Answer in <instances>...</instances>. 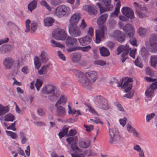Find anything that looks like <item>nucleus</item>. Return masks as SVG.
Returning a JSON list of instances; mask_svg holds the SVG:
<instances>
[{
	"label": "nucleus",
	"instance_id": "cd10ccee",
	"mask_svg": "<svg viewBox=\"0 0 157 157\" xmlns=\"http://www.w3.org/2000/svg\"><path fill=\"white\" fill-rule=\"evenodd\" d=\"M101 55L102 56H107L110 54V52L108 49L104 47H102L99 48Z\"/></svg>",
	"mask_w": 157,
	"mask_h": 157
},
{
	"label": "nucleus",
	"instance_id": "4d7b16f0",
	"mask_svg": "<svg viewBox=\"0 0 157 157\" xmlns=\"http://www.w3.org/2000/svg\"><path fill=\"white\" fill-rule=\"evenodd\" d=\"M16 122V121H15L13 123L11 124L10 125L7 127V129H10L13 131H16V129L15 128V125Z\"/></svg>",
	"mask_w": 157,
	"mask_h": 157
},
{
	"label": "nucleus",
	"instance_id": "ddd939ff",
	"mask_svg": "<svg viewBox=\"0 0 157 157\" xmlns=\"http://www.w3.org/2000/svg\"><path fill=\"white\" fill-rule=\"evenodd\" d=\"M56 89V87L51 85H47L44 86L41 89L42 93L45 94H48L54 92Z\"/></svg>",
	"mask_w": 157,
	"mask_h": 157
},
{
	"label": "nucleus",
	"instance_id": "9d476101",
	"mask_svg": "<svg viewBox=\"0 0 157 157\" xmlns=\"http://www.w3.org/2000/svg\"><path fill=\"white\" fill-rule=\"evenodd\" d=\"M103 2L105 7V8H103L99 3H97L96 4L100 9L101 13L105 11H109L113 8V6L111 4V0H103Z\"/></svg>",
	"mask_w": 157,
	"mask_h": 157
},
{
	"label": "nucleus",
	"instance_id": "a18cd8bd",
	"mask_svg": "<svg viewBox=\"0 0 157 157\" xmlns=\"http://www.w3.org/2000/svg\"><path fill=\"white\" fill-rule=\"evenodd\" d=\"M85 105L88 107V109L90 112L94 114L95 115H98L97 112L96 111L95 109L93 107H91L88 104H85Z\"/></svg>",
	"mask_w": 157,
	"mask_h": 157
},
{
	"label": "nucleus",
	"instance_id": "4c0bfd02",
	"mask_svg": "<svg viewBox=\"0 0 157 157\" xmlns=\"http://www.w3.org/2000/svg\"><path fill=\"white\" fill-rule=\"evenodd\" d=\"M41 58V62L43 63H46L48 60L47 54L44 51L42 52Z\"/></svg>",
	"mask_w": 157,
	"mask_h": 157
},
{
	"label": "nucleus",
	"instance_id": "37998d69",
	"mask_svg": "<svg viewBox=\"0 0 157 157\" xmlns=\"http://www.w3.org/2000/svg\"><path fill=\"white\" fill-rule=\"evenodd\" d=\"M147 32L146 29L144 28L140 27L138 30V33L140 36L145 35Z\"/></svg>",
	"mask_w": 157,
	"mask_h": 157
},
{
	"label": "nucleus",
	"instance_id": "1a4fd4ad",
	"mask_svg": "<svg viewBox=\"0 0 157 157\" xmlns=\"http://www.w3.org/2000/svg\"><path fill=\"white\" fill-rule=\"evenodd\" d=\"M98 104L97 105L100 108L102 109H108L110 108L108 101L102 96H99L97 98Z\"/></svg>",
	"mask_w": 157,
	"mask_h": 157
},
{
	"label": "nucleus",
	"instance_id": "b1692460",
	"mask_svg": "<svg viewBox=\"0 0 157 157\" xmlns=\"http://www.w3.org/2000/svg\"><path fill=\"white\" fill-rule=\"evenodd\" d=\"M66 43L67 45L74 46L77 45L78 42L76 38L69 36L66 39Z\"/></svg>",
	"mask_w": 157,
	"mask_h": 157
},
{
	"label": "nucleus",
	"instance_id": "f257e3e1",
	"mask_svg": "<svg viewBox=\"0 0 157 157\" xmlns=\"http://www.w3.org/2000/svg\"><path fill=\"white\" fill-rule=\"evenodd\" d=\"M107 17V14L105 13L97 19V24L101 26L96 31L95 42L97 43H99L101 41V39L104 37L105 33L107 31L106 27L102 25L105 22Z\"/></svg>",
	"mask_w": 157,
	"mask_h": 157
},
{
	"label": "nucleus",
	"instance_id": "338daca9",
	"mask_svg": "<svg viewBox=\"0 0 157 157\" xmlns=\"http://www.w3.org/2000/svg\"><path fill=\"white\" fill-rule=\"evenodd\" d=\"M127 129L128 132L132 133L133 132H134L136 130V129L132 127L130 125H127Z\"/></svg>",
	"mask_w": 157,
	"mask_h": 157
},
{
	"label": "nucleus",
	"instance_id": "0eeeda50",
	"mask_svg": "<svg viewBox=\"0 0 157 157\" xmlns=\"http://www.w3.org/2000/svg\"><path fill=\"white\" fill-rule=\"evenodd\" d=\"M52 35L53 37L56 40H64L66 37L65 31L61 29H55L53 31Z\"/></svg>",
	"mask_w": 157,
	"mask_h": 157
},
{
	"label": "nucleus",
	"instance_id": "5701e85b",
	"mask_svg": "<svg viewBox=\"0 0 157 157\" xmlns=\"http://www.w3.org/2000/svg\"><path fill=\"white\" fill-rule=\"evenodd\" d=\"M132 82V79L131 78H129L127 79V81L124 82L122 86L124 88L125 91H128L131 89L132 85L131 82Z\"/></svg>",
	"mask_w": 157,
	"mask_h": 157
},
{
	"label": "nucleus",
	"instance_id": "dca6fc26",
	"mask_svg": "<svg viewBox=\"0 0 157 157\" xmlns=\"http://www.w3.org/2000/svg\"><path fill=\"white\" fill-rule=\"evenodd\" d=\"M26 29L25 30L26 32H28L30 31L31 33L34 32L37 29V25L36 23H32L31 25V29H30L29 24L30 23V20L28 19L26 21Z\"/></svg>",
	"mask_w": 157,
	"mask_h": 157
},
{
	"label": "nucleus",
	"instance_id": "09e8293b",
	"mask_svg": "<svg viewBox=\"0 0 157 157\" xmlns=\"http://www.w3.org/2000/svg\"><path fill=\"white\" fill-rule=\"evenodd\" d=\"M34 64L35 68L38 69L40 66V63L39 59L38 57H36L34 58Z\"/></svg>",
	"mask_w": 157,
	"mask_h": 157
},
{
	"label": "nucleus",
	"instance_id": "aec40b11",
	"mask_svg": "<svg viewBox=\"0 0 157 157\" xmlns=\"http://www.w3.org/2000/svg\"><path fill=\"white\" fill-rule=\"evenodd\" d=\"M80 17L78 13H75L72 15L70 20L69 25H76L78 23Z\"/></svg>",
	"mask_w": 157,
	"mask_h": 157
},
{
	"label": "nucleus",
	"instance_id": "864d4df0",
	"mask_svg": "<svg viewBox=\"0 0 157 157\" xmlns=\"http://www.w3.org/2000/svg\"><path fill=\"white\" fill-rule=\"evenodd\" d=\"M115 106L117 107L118 110L121 111H124V109L121 105L118 102H115L114 103Z\"/></svg>",
	"mask_w": 157,
	"mask_h": 157
},
{
	"label": "nucleus",
	"instance_id": "8fccbe9b",
	"mask_svg": "<svg viewBox=\"0 0 157 157\" xmlns=\"http://www.w3.org/2000/svg\"><path fill=\"white\" fill-rule=\"evenodd\" d=\"M94 63L95 64L99 65L101 66H103L106 64L105 61L101 60H97L94 61Z\"/></svg>",
	"mask_w": 157,
	"mask_h": 157
},
{
	"label": "nucleus",
	"instance_id": "4be33fe9",
	"mask_svg": "<svg viewBox=\"0 0 157 157\" xmlns=\"http://www.w3.org/2000/svg\"><path fill=\"white\" fill-rule=\"evenodd\" d=\"M13 59L10 57L6 58L3 61V63L6 69H10L14 63Z\"/></svg>",
	"mask_w": 157,
	"mask_h": 157
},
{
	"label": "nucleus",
	"instance_id": "6ab92c4d",
	"mask_svg": "<svg viewBox=\"0 0 157 157\" xmlns=\"http://www.w3.org/2000/svg\"><path fill=\"white\" fill-rule=\"evenodd\" d=\"M56 107V111L57 116L60 117H63L65 116L67 111L65 108L61 106L58 105Z\"/></svg>",
	"mask_w": 157,
	"mask_h": 157
},
{
	"label": "nucleus",
	"instance_id": "0e129e2a",
	"mask_svg": "<svg viewBox=\"0 0 157 157\" xmlns=\"http://www.w3.org/2000/svg\"><path fill=\"white\" fill-rule=\"evenodd\" d=\"M86 26L87 25L85 22L84 20L83 19H82V21L80 25V28L82 29H84Z\"/></svg>",
	"mask_w": 157,
	"mask_h": 157
},
{
	"label": "nucleus",
	"instance_id": "13d9d810",
	"mask_svg": "<svg viewBox=\"0 0 157 157\" xmlns=\"http://www.w3.org/2000/svg\"><path fill=\"white\" fill-rule=\"evenodd\" d=\"M155 116L154 113H152L150 114H148L146 117V120L147 122H149Z\"/></svg>",
	"mask_w": 157,
	"mask_h": 157
},
{
	"label": "nucleus",
	"instance_id": "c03bdc74",
	"mask_svg": "<svg viewBox=\"0 0 157 157\" xmlns=\"http://www.w3.org/2000/svg\"><path fill=\"white\" fill-rule=\"evenodd\" d=\"M128 37L130 38V39L129 40V41L130 44L134 46H137V40H136V38L134 37L133 36H132Z\"/></svg>",
	"mask_w": 157,
	"mask_h": 157
},
{
	"label": "nucleus",
	"instance_id": "a878e982",
	"mask_svg": "<svg viewBox=\"0 0 157 157\" xmlns=\"http://www.w3.org/2000/svg\"><path fill=\"white\" fill-rule=\"evenodd\" d=\"M81 56L82 55L80 54L75 52L72 54L71 58L73 62L77 63L79 61Z\"/></svg>",
	"mask_w": 157,
	"mask_h": 157
},
{
	"label": "nucleus",
	"instance_id": "774afa93",
	"mask_svg": "<svg viewBox=\"0 0 157 157\" xmlns=\"http://www.w3.org/2000/svg\"><path fill=\"white\" fill-rule=\"evenodd\" d=\"M58 55L59 58L63 61L65 60V58L64 55L60 51L58 52Z\"/></svg>",
	"mask_w": 157,
	"mask_h": 157
},
{
	"label": "nucleus",
	"instance_id": "c9c22d12",
	"mask_svg": "<svg viewBox=\"0 0 157 157\" xmlns=\"http://www.w3.org/2000/svg\"><path fill=\"white\" fill-rule=\"evenodd\" d=\"M4 121H13L15 119L14 116L11 113H8L4 117Z\"/></svg>",
	"mask_w": 157,
	"mask_h": 157
},
{
	"label": "nucleus",
	"instance_id": "7c9ffc66",
	"mask_svg": "<svg viewBox=\"0 0 157 157\" xmlns=\"http://www.w3.org/2000/svg\"><path fill=\"white\" fill-rule=\"evenodd\" d=\"M90 142L89 140L86 141L81 140L79 142V146L82 148H86L90 146Z\"/></svg>",
	"mask_w": 157,
	"mask_h": 157
},
{
	"label": "nucleus",
	"instance_id": "c756f323",
	"mask_svg": "<svg viewBox=\"0 0 157 157\" xmlns=\"http://www.w3.org/2000/svg\"><path fill=\"white\" fill-rule=\"evenodd\" d=\"M54 21V19L50 17H47L44 20L45 25L48 26H52Z\"/></svg>",
	"mask_w": 157,
	"mask_h": 157
},
{
	"label": "nucleus",
	"instance_id": "4468645a",
	"mask_svg": "<svg viewBox=\"0 0 157 157\" xmlns=\"http://www.w3.org/2000/svg\"><path fill=\"white\" fill-rule=\"evenodd\" d=\"M113 37L121 42L124 41L125 38L124 34L119 30H115L113 32Z\"/></svg>",
	"mask_w": 157,
	"mask_h": 157
},
{
	"label": "nucleus",
	"instance_id": "bb28decb",
	"mask_svg": "<svg viewBox=\"0 0 157 157\" xmlns=\"http://www.w3.org/2000/svg\"><path fill=\"white\" fill-rule=\"evenodd\" d=\"M10 110L9 106H4L0 104V116H2L8 112Z\"/></svg>",
	"mask_w": 157,
	"mask_h": 157
},
{
	"label": "nucleus",
	"instance_id": "2eb2a0df",
	"mask_svg": "<svg viewBox=\"0 0 157 157\" xmlns=\"http://www.w3.org/2000/svg\"><path fill=\"white\" fill-rule=\"evenodd\" d=\"M122 12L127 17L132 19L134 17L133 10L130 8L126 7H123L121 10Z\"/></svg>",
	"mask_w": 157,
	"mask_h": 157
},
{
	"label": "nucleus",
	"instance_id": "49530a36",
	"mask_svg": "<svg viewBox=\"0 0 157 157\" xmlns=\"http://www.w3.org/2000/svg\"><path fill=\"white\" fill-rule=\"evenodd\" d=\"M40 3L41 6L45 7L49 11H51V8L50 7L49 5L44 0H42L40 2Z\"/></svg>",
	"mask_w": 157,
	"mask_h": 157
},
{
	"label": "nucleus",
	"instance_id": "5fc2aeb1",
	"mask_svg": "<svg viewBox=\"0 0 157 157\" xmlns=\"http://www.w3.org/2000/svg\"><path fill=\"white\" fill-rule=\"evenodd\" d=\"M68 113L69 114H71L72 115L76 113L77 111L75 109H71V107L69 105H68Z\"/></svg>",
	"mask_w": 157,
	"mask_h": 157
},
{
	"label": "nucleus",
	"instance_id": "ea45409f",
	"mask_svg": "<svg viewBox=\"0 0 157 157\" xmlns=\"http://www.w3.org/2000/svg\"><path fill=\"white\" fill-rule=\"evenodd\" d=\"M43 84V82L40 79H37L36 82L35 84L37 90L39 91Z\"/></svg>",
	"mask_w": 157,
	"mask_h": 157
},
{
	"label": "nucleus",
	"instance_id": "69168bd1",
	"mask_svg": "<svg viewBox=\"0 0 157 157\" xmlns=\"http://www.w3.org/2000/svg\"><path fill=\"white\" fill-rule=\"evenodd\" d=\"M134 94V92L130 91L127 93L124 96L130 98H132Z\"/></svg>",
	"mask_w": 157,
	"mask_h": 157
},
{
	"label": "nucleus",
	"instance_id": "bf43d9fd",
	"mask_svg": "<svg viewBox=\"0 0 157 157\" xmlns=\"http://www.w3.org/2000/svg\"><path fill=\"white\" fill-rule=\"evenodd\" d=\"M77 133V131L75 129H71L70 131L67 135L68 136H73L75 135Z\"/></svg>",
	"mask_w": 157,
	"mask_h": 157
},
{
	"label": "nucleus",
	"instance_id": "6e6552de",
	"mask_svg": "<svg viewBox=\"0 0 157 157\" xmlns=\"http://www.w3.org/2000/svg\"><path fill=\"white\" fill-rule=\"evenodd\" d=\"M133 5L139 17L142 18L145 17L147 10V7L144 5L139 6L136 2L134 3Z\"/></svg>",
	"mask_w": 157,
	"mask_h": 157
},
{
	"label": "nucleus",
	"instance_id": "72a5a7b5",
	"mask_svg": "<svg viewBox=\"0 0 157 157\" xmlns=\"http://www.w3.org/2000/svg\"><path fill=\"white\" fill-rule=\"evenodd\" d=\"M49 65L48 64L43 66L38 71V73L40 75L46 74L48 72V69L49 68Z\"/></svg>",
	"mask_w": 157,
	"mask_h": 157
},
{
	"label": "nucleus",
	"instance_id": "20e7f679",
	"mask_svg": "<svg viewBox=\"0 0 157 157\" xmlns=\"http://www.w3.org/2000/svg\"><path fill=\"white\" fill-rule=\"evenodd\" d=\"M78 75L81 85L82 86L86 89H90L91 88L92 84L93 82H91L85 76V75L82 72L78 71Z\"/></svg>",
	"mask_w": 157,
	"mask_h": 157
},
{
	"label": "nucleus",
	"instance_id": "f704fd0d",
	"mask_svg": "<svg viewBox=\"0 0 157 157\" xmlns=\"http://www.w3.org/2000/svg\"><path fill=\"white\" fill-rule=\"evenodd\" d=\"M37 1L36 0H34L30 2L28 5V7L29 10L32 11L37 6Z\"/></svg>",
	"mask_w": 157,
	"mask_h": 157
},
{
	"label": "nucleus",
	"instance_id": "39448f33",
	"mask_svg": "<svg viewBox=\"0 0 157 157\" xmlns=\"http://www.w3.org/2000/svg\"><path fill=\"white\" fill-rule=\"evenodd\" d=\"M131 48L128 45L119 46L117 49V55H119L121 52H124L122 54L121 60L122 63H124L128 58V52Z\"/></svg>",
	"mask_w": 157,
	"mask_h": 157
},
{
	"label": "nucleus",
	"instance_id": "052dcab7",
	"mask_svg": "<svg viewBox=\"0 0 157 157\" xmlns=\"http://www.w3.org/2000/svg\"><path fill=\"white\" fill-rule=\"evenodd\" d=\"M135 64L140 67V68H142L143 67V64L138 59H137L134 62Z\"/></svg>",
	"mask_w": 157,
	"mask_h": 157
},
{
	"label": "nucleus",
	"instance_id": "9b49d317",
	"mask_svg": "<svg viewBox=\"0 0 157 157\" xmlns=\"http://www.w3.org/2000/svg\"><path fill=\"white\" fill-rule=\"evenodd\" d=\"M66 141L69 144H71V147L73 151L78 150L79 148L76 145L78 141L77 136L68 137Z\"/></svg>",
	"mask_w": 157,
	"mask_h": 157
},
{
	"label": "nucleus",
	"instance_id": "603ef678",
	"mask_svg": "<svg viewBox=\"0 0 157 157\" xmlns=\"http://www.w3.org/2000/svg\"><path fill=\"white\" fill-rule=\"evenodd\" d=\"M59 93H54L52 94L51 98V100L52 101H55L57 100L58 98L59 97Z\"/></svg>",
	"mask_w": 157,
	"mask_h": 157
},
{
	"label": "nucleus",
	"instance_id": "3c124183",
	"mask_svg": "<svg viewBox=\"0 0 157 157\" xmlns=\"http://www.w3.org/2000/svg\"><path fill=\"white\" fill-rule=\"evenodd\" d=\"M147 50L144 47H142L141 49L140 53L142 56H146L147 54Z\"/></svg>",
	"mask_w": 157,
	"mask_h": 157
},
{
	"label": "nucleus",
	"instance_id": "393cba45",
	"mask_svg": "<svg viewBox=\"0 0 157 157\" xmlns=\"http://www.w3.org/2000/svg\"><path fill=\"white\" fill-rule=\"evenodd\" d=\"M86 10L90 15H95L97 14V10L95 9V6L91 5H88L86 6Z\"/></svg>",
	"mask_w": 157,
	"mask_h": 157
},
{
	"label": "nucleus",
	"instance_id": "a211bd4d",
	"mask_svg": "<svg viewBox=\"0 0 157 157\" xmlns=\"http://www.w3.org/2000/svg\"><path fill=\"white\" fill-rule=\"evenodd\" d=\"M85 76L91 82L94 83L98 78V74L96 72L91 71L86 73Z\"/></svg>",
	"mask_w": 157,
	"mask_h": 157
},
{
	"label": "nucleus",
	"instance_id": "58836bf2",
	"mask_svg": "<svg viewBox=\"0 0 157 157\" xmlns=\"http://www.w3.org/2000/svg\"><path fill=\"white\" fill-rule=\"evenodd\" d=\"M68 128L67 127H63L61 132H59V136L60 138H62L66 135L68 131Z\"/></svg>",
	"mask_w": 157,
	"mask_h": 157
},
{
	"label": "nucleus",
	"instance_id": "680f3d73",
	"mask_svg": "<svg viewBox=\"0 0 157 157\" xmlns=\"http://www.w3.org/2000/svg\"><path fill=\"white\" fill-rule=\"evenodd\" d=\"M123 83V81L121 80L118 82H117L115 81H114L112 83H111V85L113 86V85L116 84L117 87H121L122 86Z\"/></svg>",
	"mask_w": 157,
	"mask_h": 157
},
{
	"label": "nucleus",
	"instance_id": "6e6d98bb",
	"mask_svg": "<svg viewBox=\"0 0 157 157\" xmlns=\"http://www.w3.org/2000/svg\"><path fill=\"white\" fill-rule=\"evenodd\" d=\"M84 126L86 128V131L88 132H90L93 129L94 127L92 125H86L84 124Z\"/></svg>",
	"mask_w": 157,
	"mask_h": 157
},
{
	"label": "nucleus",
	"instance_id": "412c9836",
	"mask_svg": "<svg viewBox=\"0 0 157 157\" xmlns=\"http://www.w3.org/2000/svg\"><path fill=\"white\" fill-rule=\"evenodd\" d=\"M92 40L91 37L88 36H86L78 39L80 45L84 46L89 44Z\"/></svg>",
	"mask_w": 157,
	"mask_h": 157
},
{
	"label": "nucleus",
	"instance_id": "2f4dec72",
	"mask_svg": "<svg viewBox=\"0 0 157 157\" xmlns=\"http://www.w3.org/2000/svg\"><path fill=\"white\" fill-rule=\"evenodd\" d=\"M11 46L8 44H4L0 48V52L2 54L6 53L7 51L10 50Z\"/></svg>",
	"mask_w": 157,
	"mask_h": 157
},
{
	"label": "nucleus",
	"instance_id": "f8f14e48",
	"mask_svg": "<svg viewBox=\"0 0 157 157\" xmlns=\"http://www.w3.org/2000/svg\"><path fill=\"white\" fill-rule=\"evenodd\" d=\"M69 31L70 35L75 37L80 36L81 31L79 28L76 25H69Z\"/></svg>",
	"mask_w": 157,
	"mask_h": 157
},
{
	"label": "nucleus",
	"instance_id": "7ed1b4c3",
	"mask_svg": "<svg viewBox=\"0 0 157 157\" xmlns=\"http://www.w3.org/2000/svg\"><path fill=\"white\" fill-rule=\"evenodd\" d=\"M109 142L110 144H115L120 140L121 136L118 130L116 128H112L109 130Z\"/></svg>",
	"mask_w": 157,
	"mask_h": 157
},
{
	"label": "nucleus",
	"instance_id": "a19ab883",
	"mask_svg": "<svg viewBox=\"0 0 157 157\" xmlns=\"http://www.w3.org/2000/svg\"><path fill=\"white\" fill-rule=\"evenodd\" d=\"M51 43L52 44V45L53 47H58L59 48H63L64 47V45L60 43L57 42L54 40H51L50 41Z\"/></svg>",
	"mask_w": 157,
	"mask_h": 157
},
{
	"label": "nucleus",
	"instance_id": "e2e57ef3",
	"mask_svg": "<svg viewBox=\"0 0 157 157\" xmlns=\"http://www.w3.org/2000/svg\"><path fill=\"white\" fill-rule=\"evenodd\" d=\"M136 49H134L133 50L131 51L130 52V56L133 59L135 58V55L136 52Z\"/></svg>",
	"mask_w": 157,
	"mask_h": 157
},
{
	"label": "nucleus",
	"instance_id": "423d86ee",
	"mask_svg": "<svg viewBox=\"0 0 157 157\" xmlns=\"http://www.w3.org/2000/svg\"><path fill=\"white\" fill-rule=\"evenodd\" d=\"M149 51L153 53H157V34H152L150 37Z\"/></svg>",
	"mask_w": 157,
	"mask_h": 157
},
{
	"label": "nucleus",
	"instance_id": "f3484780",
	"mask_svg": "<svg viewBox=\"0 0 157 157\" xmlns=\"http://www.w3.org/2000/svg\"><path fill=\"white\" fill-rule=\"evenodd\" d=\"M123 30L128 37L132 36L134 33L133 26L130 24L125 25L123 27Z\"/></svg>",
	"mask_w": 157,
	"mask_h": 157
},
{
	"label": "nucleus",
	"instance_id": "e433bc0d",
	"mask_svg": "<svg viewBox=\"0 0 157 157\" xmlns=\"http://www.w3.org/2000/svg\"><path fill=\"white\" fill-rule=\"evenodd\" d=\"M150 63L151 66L154 67H155L157 64V56H151Z\"/></svg>",
	"mask_w": 157,
	"mask_h": 157
},
{
	"label": "nucleus",
	"instance_id": "de8ad7c7",
	"mask_svg": "<svg viewBox=\"0 0 157 157\" xmlns=\"http://www.w3.org/2000/svg\"><path fill=\"white\" fill-rule=\"evenodd\" d=\"M91 47L90 45H88L86 47H81L79 46L77 47L78 50H80L84 52H87L91 49Z\"/></svg>",
	"mask_w": 157,
	"mask_h": 157
},
{
	"label": "nucleus",
	"instance_id": "79ce46f5",
	"mask_svg": "<svg viewBox=\"0 0 157 157\" xmlns=\"http://www.w3.org/2000/svg\"><path fill=\"white\" fill-rule=\"evenodd\" d=\"M6 132L8 135L13 139H16L18 137L17 135L14 132L7 130H6Z\"/></svg>",
	"mask_w": 157,
	"mask_h": 157
},
{
	"label": "nucleus",
	"instance_id": "473e14b6",
	"mask_svg": "<svg viewBox=\"0 0 157 157\" xmlns=\"http://www.w3.org/2000/svg\"><path fill=\"white\" fill-rule=\"evenodd\" d=\"M67 97L63 95H62L59 100L58 101L55 105V106H56L62 104H65L67 102Z\"/></svg>",
	"mask_w": 157,
	"mask_h": 157
},
{
	"label": "nucleus",
	"instance_id": "c85d7f7f",
	"mask_svg": "<svg viewBox=\"0 0 157 157\" xmlns=\"http://www.w3.org/2000/svg\"><path fill=\"white\" fill-rule=\"evenodd\" d=\"M121 6L120 2H117L115 8L113 12L111 14V17H113L115 16H117L119 12L120 8Z\"/></svg>",
	"mask_w": 157,
	"mask_h": 157
},
{
	"label": "nucleus",
	"instance_id": "f03ea898",
	"mask_svg": "<svg viewBox=\"0 0 157 157\" xmlns=\"http://www.w3.org/2000/svg\"><path fill=\"white\" fill-rule=\"evenodd\" d=\"M71 12L70 7L63 5L59 6L56 8L54 14L58 17H62L64 16H67Z\"/></svg>",
	"mask_w": 157,
	"mask_h": 157
}]
</instances>
